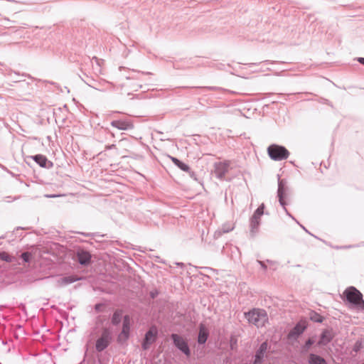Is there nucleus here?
<instances>
[{
    "label": "nucleus",
    "mask_w": 364,
    "mask_h": 364,
    "mask_svg": "<svg viewBox=\"0 0 364 364\" xmlns=\"http://www.w3.org/2000/svg\"><path fill=\"white\" fill-rule=\"evenodd\" d=\"M244 316L250 323L256 326L257 328L263 326L268 320L266 311L261 309H252L245 312Z\"/></svg>",
    "instance_id": "f257e3e1"
},
{
    "label": "nucleus",
    "mask_w": 364,
    "mask_h": 364,
    "mask_svg": "<svg viewBox=\"0 0 364 364\" xmlns=\"http://www.w3.org/2000/svg\"><path fill=\"white\" fill-rule=\"evenodd\" d=\"M112 339V330L109 327L102 328L100 337L96 340V350L97 352H102L105 350L110 345Z\"/></svg>",
    "instance_id": "f03ea898"
},
{
    "label": "nucleus",
    "mask_w": 364,
    "mask_h": 364,
    "mask_svg": "<svg viewBox=\"0 0 364 364\" xmlns=\"http://www.w3.org/2000/svg\"><path fill=\"white\" fill-rule=\"evenodd\" d=\"M171 340L175 348L183 353L187 358L191 355V350L186 338L178 333H171Z\"/></svg>",
    "instance_id": "7ed1b4c3"
},
{
    "label": "nucleus",
    "mask_w": 364,
    "mask_h": 364,
    "mask_svg": "<svg viewBox=\"0 0 364 364\" xmlns=\"http://www.w3.org/2000/svg\"><path fill=\"white\" fill-rule=\"evenodd\" d=\"M264 204L262 203L254 212L250 219V232L251 236L254 237L259 230L261 217L264 215Z\"/></svg>",
    "instance_id": "20e7f679"
},
{
    "label": "nucleus",
    "mask_w": 364,
    "mask_h": 364,
    "mask_svg": "<svg viewBox=\"0 0 364 364\" xmlns=\"http://www.w3.org/2000/svg\"><path fill=\"white\" fill-rule=\"evenodd\" d=\"M267 153L270 159L274 161H282L288 158L289 151L283 146L271 144L267 148Z\"/></svg>",
    "instance_id": "39448f33"
},
{
    "label": "nucleus",
    "mask_w": 364,
    "mask_h": 364,
    "mask_svg": "<svg viewBox=\"0 0 364 364\" xmlns=\"http://www.w3.org/2000/svg\"><path fill=\"white\" fill-rule=\"evenodd\" d=\"M363 294L355 287H349L343 291V299L354 307L359 300H362Z\"/></svg>",
    "instance_id": "423d86ee"
},
{
    "label": "nucleus",
    "mask_w": 364,
    "mask_h": 364,
    "mask_svg": "<svg viewBox=\"0 0 364 364\" xmlns=\"http://www.w3.org/2000/svg\"><path fill=\"white\" fill-rule=\"evenodd\" d=\"M158 330L156 326H151L145 333L141 343V348L144 350L149 349L151 345L156 341Z\"/></svg>",
    "instance_id": "0eeeda50"
},
{
    "label": "nucleus",
    "mask_w": 364,
    "mask_h": 364,
    "mask_svg": "<svg viewBox=\"0 0 364 364\" xmlns=\"http://www.w3.org/2000/svg\"><path fill=\"white\" fill-rule=\"evenodd\" d=\"M307 328V324L305 321H300L291 328L287 335L289 340H297Z\"/></svg>",
    "instance_id": "6e6552de"
},
{
    "label": "nucleus",
    "mask_w": 364,
    "mask_h": 364,
    "mask_svg": "<svg viewBox=\"0 0 364 364\" xmlns=\"http://www.w3.org/2000/svg\"><path fill=\"white\" fill-rule=\"evenodd\" d=\"M335 337V333L332 328L323 329L319 336V340L316 343V346H326L331 343Z\"/></svg>",
    "instance_id": "1a4fd4ad"
},
{
    "label": "nucleus",
    "mask_w": 364,
    "mask_h": 364,
    "mask_svg": "<svg viewBox=\"0 0 364 364\" xmlns=\"http://www.w3.org/2000/svg\"><path fill=\"white\" fill-rule=\"evenodd\" d=\"M230 165V162L229 161L215 162L214 164V173L215 176L220 180H223L225 174L229 171Z\"/></svg>",
    "instance_id": "9d476101"
},
{
    "label": "nucleus",
    "mask_w": 364,
    "mask_h": 364,
    "mask_svg": "<svg viewBox=\"0 0 364 364\" xmlns=\"http://www.w3.org/2000/svg\"><path fill=\"white\" fill-rule=\"evenodd\" d=\"M75 259L81 265L87 266L91 263L92 255L89 251L79 249L75 255Z\"/></svg>",
    "instance_id": "9b49d317"
},
{
    "label": "nucleus",
    "mask_w": 364,
    "mask_h": 364,
    "mask_svg": "<svg viewBox=\"0 0 364 364\" xmlns=\"http://www.w3.org/2000/svg\"><path fill=\"white\" fill-rule=\"evenodd\" d=\"M278 177L279 176H278ZM287 191V187L286 186V181L278 178L277 197L281 206L287 205V203L284 200Z\"/></svg>",
    "instance_id": "f8f14e48"
},
{
    "label": "nucleus",
    "mask_w": 364,
    "mask_h": 364,
    "mask_svg": "<svg viewBox=\"0 0 364 364\" xmlns=\"http://www.w3.org/2000/svg\"><path fill=\"white\" fill-rule=\"evenodd\" d=\"M131 333V324L122 323V328L120 333L118 334L117 341L119 344H123L127 342L129 337Z\"/></svg>",
    "instance_id": "ddd939ff"
},
{
    "label": "nucleus",
    "mask_w": 364,
    "mask_h": 364,
    "mask_svg": "<svg viewBox=\"0 0 364 364\" xmlns=\"http://www.w3.org/2000/svg\"><path fill=\"white\" fill-rule=\"evenodd\" d=\"M268 344L266 341L262 343L255 355L253 364H262L264 362V353L267 350Z\"/></svg>",
    "instance_id": "4468645a"
},
{
    "label": "nucleus",
    "mask_w": 364,
    "mask_h": 364,
    "mask_svg": "<svg viewBox=\"0 0 364 364\" xmlns=\"http://www.w3.org/2000/svg\"><path fill=\"white\" fill-rule=\"evenodd\" d=\"M31 159H32L36 164H38L42 168L49 169L53 166V162L49 161L47 159V157L44 155L36 154L34 156H31Z\"/></svg>",
    "instance_id": "2eb2a0df"
},
{
    "label": "nucleus",
    "mask_w": 364,
    "mask_h": 364,
    "mask_svg": "<svg viewBox=\"0 0 364 364\" xmlns=\"http://www.w3.org/2000/svg\"><path fill=\"white\" fill-rule=\"evenodd\" d=\"M209 337V332L203 323L199 326V331L197 338V342L199 345H204Z\"/></svg>",
    "instance_id": "dca6fc26"
},
{
    "label": "nucleus",
    "mask_w": 364,
    "mask_h": 364,
    "mask_svg": "<svg viewBox=\"0 0 364 364\" xmlns=\"http://www.w3.org/2000/svg\"><path fill=\"white\" fill-rule=\"evenodd\" d=\"M110 124L119 130H129L134 127L132 123L126 120H113Z\"/></svg>",
    "instance_id": "f3484780"
},
{
    "label": "nucleus",
    "mask_w": 364,
    "mask_h": 364,
    "mask_svg": "<svg viewBox=\"0 0 364 364\" xmlns=\"http://www.w3.org/2000/svg\"><path fill=\"white\" fill-rule=\"evenodd\" d=\"M309 364H328L326 359L319 355L311 353L308 357Z\"/></svg>",
    "instance_id": "a211bd4d"
},
{
    "label": "nucleus",
    "mask_w": 364,
    "mask_h": 364,
    "mask_svg": "<svg viewBox=\"0 0 364 364\" xmlns=\"http://www.w3.org/2000/svg\"><path fill=\"white\" fill-rule=\"evenodd\" d=\"M123 313L124 311L121 309H117L114 310L111 317V323L113 326H117L121 323Z\"/></svg>",
    "instance_id": "6ab92c4d"
},
{
    "label": "nucleus",
    "mask_w": 364,
    "mask_h": 364,
    "mask_svg": "<svg viewBox=\"0 0 364 364\" xmlns=\"http://www.w3.org/2000/svg\"><path fill=\"white\" fill-rule=\"evenodd\" d=\"M171 161L178 167L181 170L183 171H190V167L188 164L183 163V161H181V160H179L178 159L176 158V157H173V156H169Z\"/></svg>",
    "instance_id": "aec40b11"
},
{
    "label": "nucleus",
    "mask_w": 364,
    "mask_h": 364,
    "mask_svg": "<svg viewBox=\"0 0 364 364\" xmlns=\"http://www.w3.org/2000/svg\"><path fill=\"white\" fill-rule=\"evenodd\" d=\"M309 318L311 321L316 323H322L324 320V317L323 316L314 311H311L309 313Z\"/></svg>",
    "instance_id": "412c9836"
},
{
    "label": "nucleus",
    "mask_w": 364,
    "mask_h": 364,
    "mask_svg": "<svg viewBox=\"0 0 364 364\" xmlns=\"http://www.w3.org/2000/svg\"><path fill=\"white\" fill-rule=\"evenodd\" d=\"M315 343V340L314 338L312 337V338H308L304 344L301 346V353H307L309 349L311 348V347Z\"/></svg>",
    "instance_id": "4be33fe9"
},
{
    "label": "nucleus",
    "mask_w": 364,
    "mask_h": 364,
    "mask_svg": "<svg viewBox=\"0 0 364 364\" xmlns=\"http://www.w3.org/2000/svg\"><path fill=\"white\" fill-rule=\"evenodd\" d=\"M233 230V228H230V227H226L225 225H223L221 229L217 230L215 232V235H214V237L215 238L220 237L223 233H227V232H230L231 230Z\"/></svg>",
    "instance_id": "5701e85b"
},
{
    "label": "nucleus",
    "mask_w": 364,
    "mask_h": 364,
    "mask_svg": "<svg viewBox=\"0 0 364 364\" xmlns=\"http://www.w3.org/2000/svg\"><path fill=\"white\" fill-rule=\"evenodd\" d=\"M363 348H364V341L362 340H358L353 346V350L355 353H358Z\"/></svg>",
    "instance_id": "b1692460"
},
{
    "label": "nucleus",
    "mask_w": 364,
    "mask_h": 364,
    "mask_svg": "<svg viewBox=\"0 0 364 364\" xmlns=\"http://www.w3.org/2000/svg\"><path fill=\"white\" fill-rule=\"evenodd\" d=\"M21 258L24 262L29 263L32 258V255L28 252H24L21 255Z\"/></svg>",
    "instance_id": "393cba45"
},
{
    "label": "nucleus",
    "mask_w": 364,
    "mask_h": 364,
    "mask_svg": "<svg viewBox=\"0 0 364 364\" xmlns=\"http://www.w3.org/2000/svg\"><path fill=\"white\" fill-rule=\"evenodd\" d=\"M0 258L3 261L7 262H12L13 257L11 255H9L8 253L4 252L0 253Z\"/></svg>",
    "instance_id": "a878e982"
},
{
    "label": "nucleus",
    "mask_w": 364,
    "mask_h": 364,
    "mask_svg": "<svg viewBox=\"0 0 364 364\" xmlns=\"http://www.w3.org/2000/svg\"><path fill=\"white\" fill-rule=\"evenodd\" d=\"M237 340L236 338L231 336L230 340V347L231 350H235L237 348Z\"/></svg>",
    "instance_id": "bb28decb"
},
{
    "label": "nucleus",
    "mask_w": 364,
    "mask_h": 364,
    "mask_svg": "<svg viewBox=\"0 0 364 364\" xmlns=\"http://www.w3.org/2000/svg\"><path fill=\"white\" fill-rule=\"evenodd\" d=\"M353 308H356L362 311H364V300H363V299L362 298V300H359L357 302V304H355Z\"/></svg>",
    "instance_id": "cd10ccee"
},
{
    "label": "nucleus",
    "mask_w": 364,
    "mask_h": 364,
    "mask_svg": "<svg viewBox=\"0 0 364 364\" xmlns=\"http://www.w3.org/2000/svg\"><path fill=\"white\" fill-rule=\"evenodd\" d=\"M105 306V304L102 303H97L95 305V311L96 312H101L102 311L103 307Z\"/></svg>",
    "instance_id": "c85d7f7f"
},
{
    "label": "nucleus",
    "mask_w": 364,
    "mask_h": 364,
    "mask_svg": "<svg viewBox=\"0 0 364 364\" xmlns=\"http://www.w3.org/2000/svg\"><path fill=\"white\" fill-rule=\"evenodd\" d=\"M79 77H80L81 78V80H82V81H84V82H85V83H86L88 86L92 87H95V86H94V85H93V83H95V80H93V79H90V80H89V79H88L87 80H85L82 77H81V76H79Z\"/></svg>",
    "instance_id": "c756f323"
},
{
    "label": "nucleus",
    "mask_w": 364,
    "mask_h": 364,
    "mask_svg": "<svg viewBox=\"0 0 364 364\" xmlns=\"http://www.w3.org/2000/svg\"><path fill=\"white\" fill-rule=\"evenodd\" d=\"M122 323L131 324V317L129 315L122 316Z\"/></svg>",
    "instance_id": "7c9ffc66"
},
{
    "label": "nucleus",
    "mask_w": 364,
    "mask_h": 364,
    "mask_svg": "<svg viewBox=\"0 0 364 364\" xmlns=\"http://www.w3.org/2000/svg\"><path fill=\"white\" fill-rule=\"evenodd\" d=\"M196 88H200L205 90H216L218 89V87L214 86L196 87Z\"/></svg>",
    "instance_id": "2f4dec72"
},
{
    "label": "nucleus",
    "mask_w": 364,
    "mask_h": 364,
    "mask_svg": "<svg viewBox=\"0 0 364 364\" xmlns=\"http://www.w3.org/2000/svg\"><path fill=\"white\" fill-rule=\"evenodd\" d=\"M186 172L189 174V176L191 178H193L195 181H198L197 176H196V173L194 171H191V168H190L189 171H186Z\"/></svg>",
    "instance_id": "473e14b6"
},
{
    "label": "nucleus",
    "mask_w": 364,
    "mask_h": 364,
    "mask_svg": "<svg viewBox=\"0 0 364 364\" xmlns=\"http://www.w3.org/2000/svg\"><path fill=\"white\" fill-rule=\"evenodd\" d=\"M149 295L151 299H155L159 295V291L156 289L152 290Z\"/></svg>",
    "instance_id": "72a5a7b5"
},
{
    "label": "nucleus",
    "mask_w": 364,
    "mask_h": 364,
    "mask_svg": "<svg viewBox=\"0 0 364 364\" xmlns=\"http://www.w3.org/2000/svg\"><path fill=\"white\" fill-rule=\"evenodd\" d=\"M257 262L261 266V267L266 271L267 269V266L265 264L264 262L261 260H257Z\"/></svg>",
    "instance_id": "f704fd0d"
},
{
    "label": "nucleus",
    "mask_w": 364,
    "mask_h": 364,
    "mask_svg": "<svg viewBox=\"0 0 364 364\" xmlns=\"http://www.w3.org/2000/svg\"><path fill=\"white\" fill-rule=\"evenodd\" d=\"M64 280L65 282L67 283V284H70V283H73L75 281V279H74L73 277H65L64 278Z\"/></svg>",
    "instance_id": "c9c22d12"
},
{
    "label": "nucleus",
    "mask_w": 364,
    "mask_h": 364,
    "mask_svg": "<svg viewBox=\"0 0 364 364\" xmlns=\"http://www.w3.org/2000/svg\"><path fill=\"white\" fill-rule=\"evenodd\" d=\"M284 210L285 211L286 214L291 218L293 220H296V219L291 215V213L288 211V210L286 208V205L282 206Z\"/></svg>",
    "instance_id": "e433bc0d"
},
{
    "label": "nucleus",
    "mask_w": 364,
    "mask_h": 364,
    "mask_svg": "<svg viewBox=\"0 0 364 364\" xmlns=\"http://www.w3.org/2000/svg\"><path fill=\"white\" fill-rule=\"evenodd\" d=\"M284 210L285 211L286 214L291 218L293 220H296V219L291 215V213L288 211V210L286 208V205L282 206Z\"/></svg>",
    "instance_id": "4c0bfd02"
},
{
    "label": "nucleus",
    "mask_w": 364,
    "mask_h": 364,
    "mask_svg": "<svg viewBox=\"0 0 364 364\" xmlns=\"http://www.w3.org/2000/svg\"><path fill=\"white\" fill-rule=\"evenodd\" d=\"M284 210L285 211L286 214L291 218L293 220H296V219L291 215V213L288 211V210L286 208V205L282 206Z\"/></svg>",
    "instance_id": "58836bf2"
},
{
    "label": "nucleus",
    "mask_w": 364,
    "mask_h": 364,
    "mask_svg": "<svg viewBox=\"0 0 364 364\" xmlns=\"http://www.w3.org/2000/svg\"><path fill=\"white\" fill-rule=\"evenodd\" d=\"M357 61L359 62L361 65H364V58L359 57L357 58Z\"/></svg>",
    "instance_id": "ea45409f"
},
{
    "label": "nucleus",
    "mask_w": 364,
    "mask_h": 364,
    "mask_svg": "<svg viewBox=\"0 0 364 364\" xmlns=\"http://www.w3.org/2000/svg\"><path fill=\"white\" fill-rule=\"evenodd\" d=\"M116 147V145L115 144H111V145H109V146H106V149H114Z\"/></svg>",
    "instance_id": "a19ab883"
},
{
    "label": "nucleus",
    "mask_w": 364,
    "mask_h": 364,
    "mask_svg": "<svg viewBox=\"0 0 364 364\" xmlns=\"http://www.w3.org/2000/svg\"><path fill=\"white\" fill-rule=\"evenodd\" d=\"M299 225L306 232H308L309 234L311 235L306 229L304 226H303L302 225L299 224Z\"/></svg>",
    "instance_id": "79ce46f5"
},
{
    "label": "nucleus",
    "mask_w": 364,
    "mask_h": 364,
    "mask_svg": "<svg viewBox=\"0 0 364 364\" xmlns=\"http://www.w3.org/2000/svg\"><path fill=\"white\" fill-rule=\"evenodd\" d=\"M176 264L177 266H180V267H183V265H184L183 263H182V262H176Z\"/></svg>",
    "instance_id": "37998d69"
},
{
    "label": "nucleus",
    "mask_w": 364,
    "mask_h": 364,
    "mask_svg": "<svg viewBox=\"0 0 364 364\" xmlns=\"http://www.w3.org/2000/svg\"><path fill=\"white\" fill-rule=\"evenodd\" d=\"M267 262L269 263V264H274V262L272 261V260H269V259H267Z\"/></svg>",
    "instance_id": "c03bdc74"
},
{
    "label": "nucleus",
    "mask_w": 364,
    "mask_h": 364,
    "mask_svg": "<svg viewBox=\"0 0 364 364\" xmlns=\"http://www.w3.org/2000/svg\"><path fill=\"white\" fill-rule=\"evenodd\" d=\"M12 70H9L5 75L10 76L11 75Z\"/></svg>",
    "instance_id": "a18cd8bd"
},
{
    "label": "nucleus",
    "mask_w": 364,
    "mask_h": 364,
    "mask_svg": "<svg viewBox=\"0 0 364 364\" xmlns=\"http://www.w3.org/2000/svg\"><path fill=\"white\" fill-rule=\"evenodd\" d=\"M141 75H151V73H149V72H147V73L141 72Z\"/></svg>",
    "instance_id": "49530a36"
},
{
    "label": "nucleus",
    "mask_w": 364,
    "mask_h": 364,
    "mask_svg": "<svg viewBox=\"0 0 364 364\" xmlns=\"http://www.w3.org/2000/svg\"><path fill=\"white\" fill-rule=\"evenodd\" d=\"M14 82H21V80H15L13 81Z\"/></svg>",
    "instance_id": "de8ad7c7"
},
{
    "label": "nucleus",
    "mask_w": 364,
    "mask_h": 364,
    "mask_svg": "<svg viewBox=\"0 0 364 364\" xmlns=\"http://www.w3.org/2000/svg\"><path fill=\"white\" fill-rule=\"evenodd\" d=\"M127 79H133V78H134V77H127Z\"/></svg>",
    "instance_id": "09e8293b"
},
{
    "label": "nucleus",
    "mask_w": 364,
    "mask_h": 364,
    "mask_svg": "<svg viewBox=\"0 0 364 364\" xmlns=\"http://www.w3.org/2000/svg\"><path fill=\"white\" fill-rule=\"evenodd\" d=\"M136 87L141 88L142 86H141V85H137Z\"/></svg>",
    "instance_id": "8fccbe9b"
},
{
    "label": "nucleus",
    "mask_w": 364,
    "mask_h": 364,
    "mask_svg": "<svg viewBox=\"0 0 364 364\" xmlns=\"http://www.w3.org/2000/svg\"><path fill=\"white\" fill-rule=\"evenodd\" d=\"M93 59H95L97 62V57H94Z\"/></svg>",
    "instance_id": "3c124183"
},
{
    "label": "nucleus",
    "mask_w": 364,
    "mask_h": 364,
    "mask_svg": "<svg viewBox=\"0 0 364 364\" xmlns=\"http://www.w3.org/2000/svg\"><path fill=\"white\" fill-rule=\"evenodd\" d=\"M362 364H364V363H362Z\"/></svg>",
    "instance_id": "603ef678"
}]
</instances>
